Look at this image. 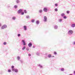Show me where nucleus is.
Wrapping results in <instances>:
<instances>
[{"mask_svg": "<svg viewBox=\"0 0 75 75\" xmlns=\"http://www.w3.org/2000/svg\"><path fill=\"white\" fill-rule=\"evenodd\" d=\"M17 36L18 37H20L21 36V34H18L17 35Z\"/></svg>", "mask_w": 75, "mask_h": 75, "instance_id": "obj_25", "label": "nucleus"}, {"mask_svg": "<svg viewBox=\"0 0 75 75\" xmlns=\"http://www.w3.org/2000/svg\"><path fill=\"white\" fill-rule=\"evenodd\" d=\"M54 10L55 11H58V9L56 8Z\"/></svg>", "mask_w": 75, "mask_h": 75, "instance_id": "obj_30", "label": "nucleus"}, {"mask_svg": "<svg viewBox=\"0 0 75 75\" xmlns=\"http://www.w3.org/2000/svg\"><path fill=\"white\" fill-rule=\"evenodd\" d=\"M12 70L13 72H15L16 73H18V70L17 69H12Z\"/></svg>", "mask_w": 75, "mask_h": 75, "instance_id": "obj_4", "label": "nucleus"}, {"mask_svg": "<svg viewBox=\"0 0 75 75\" xmlns=\"http://www.w3.org/2000/svg\"><path fill=\"white\" fill-rule=\"evenodd\" d=\"M23 12V9H20L17 11V13L18 14H21V12Z\"/></svg>", "mask_w": 75, "mask_h": 75, "instance_id": "obj_6", "label": "nucleus"}, {"mask_svg": "<svg viewBox=\"0 0 75 75\" xmlns=\"http://www.w3.org/2000/svg\"><path fill=\"white\" fill-rule=\"evenodd\" d=\"M8 72H11V70H10V69H8Z\"/></svg>", "mask_w": 75, "mask_h": 75, "instance_id": "obj_35", "label": "nucleus"}, {"mask_svg": "<svg viewBox=\"0 0 75 75\" xmlns=\"http://www.w3.org/2000/svg\"><path fill=\"white\" fill-rule=\"evenodd\" d=\"M11 68L12 69H15V68H14V66H12Z\"/></svg>", "mask_w": 75, "mask_h": 75, "instance_id": "obj_26", "label": "nucleus"}, {"mask_svg": "<svg viewBox=\"0 0 75 75\" xmlns=\"http://www.w3.org/2000/svg\"><path fill=\"white\" fill-rule=\"evenodd\" d=\"M72 34H73V30H69L68 31V35H72Z\"/></svg>", "mask_w": 75, "mask_h": 75, "instance_id": "obj_3", "label": "nucleus"}, {"mask_svg": "<svg viewBox=\"0 0 75 75\" xmlns=\"http://www.w3.org/2000/svg\"><path fill=\"white\" fill-rule=\"evenodd\" d=\"M42 11H42V9L40 10L39 11V12L40 13H42Z\"/></svg>", "mask_w": 75, "mask_h": 75, "instance_id": "obj_14", "label": "nucleus"}, {"mask_svg": "<svg viewBox=\"0 0 75 75\" xmlns=\"http://www.w3.org/2000/svg\"><path fill=\"white\" fill-rule=\"evenodd\" d=\"M51 57H52V58H54V57H55L54 56H51Z\"/></svg>", "mask_w": 75, "mask_h": 75, "instance_id": "obj_41", "label": "nucleus"}, {"mask_svg": "<svg viewBox=\"0 0 75 75\" xmlns=\"http://www.w3.org/2000/svg\"><path fill=\"white\" fill-rule=\"evenodd\" d=\"M43 18V21H44V22H47V16H44Z\"/></svg>", "mask_w": 75, "mask_h": 75, "instance_id": "obj_5", "label": "nucleus"}, {"mask_svg": "<svg viewBox=\"0 0 75 75\" xmlns=\"http://www.w3.org/2000/svg\"><path fill=\"white\" fill-rule=\"evenodd\" d=\"M69 75H72V74H69Z\"/></svg>", "mask_w": 75, "mask_h": 75, "instance_id": "obj_46", "label": "nucleus"}, {"mask_svg": "<svg viewBox=\"0 0 75 75\" xmlns=\"http://www.w3.org/2000/svg\"><path fill=\"white\" fill-rule=\"evenodd\" d=\"M40 53H39L38 52H37L36 53V55H40Z\"/></svg>", "mask_w": 75, "mask_h": 75, "instance_id": "obj_24", "label": "nucleus"}, {"mask_svg": "<svg viewBox=\"0 0 75 75\" xmlns=\"http://www.w3.org/2000/svg\"><path fill=\"white\" fill-rule=\"evenodd\" d=\"M16 1L17 4H18L19 3H20V1L19 0H16Z\"/></svg>", "mask_w": 75, "mask_h": 75, "instance_id": "obj_21", "label": "nucleus"}, {"mask_svg": "<svg viewBox=\"0 0 75 75\" xmlns=\"http://www.w3.org/2000/svg\"><path fill=\"white\" fill-rule=\"evenodd\" d=\"M7 26L6 25H4L1 26V30H4L6 28H7Z\"/></svg>", "mask_w": 75, "mask_h": 75, "instance_id": "obj_1", "label": "nucleus"}, {"mask_svg": "<svg viewBox=\"0 0 75 75\" xmlns=\"http://www.w3.org/2000/svg\"><path fill=\"white\" fill-rule=\"evenodd\" d=\"M28 56H29V57H31V54H28Z\"/></svg>", "mask_w": 75, "mask_h": 75, "instance_id": "obj_39", "label": "nucleus"}, {"mask_svg": "<svg viewBox=\"0 0 75 75\" xmlns=\"http://www.w3.org/2000/svg\"><path fill=\"white\" fill-rule=\"evenodd\" d=\"M55 6L56 7H57V6H58V4H55Z\"/></svg>", "mask_w": 75, "mask_h": 75, "instance_id": "obj_38", "label": "nucleus"}, {"mask_svg": "<svg viewBox=\"0 0 75 75\" xmlns=\"http://www.w3.org/2000/svg\"><path fill=\"white\" fill-rule=\"evenodd\" d=\"M62 17H64L65 16V14L64 13H62L61 14Z\"/></svg>", "mask_w": 75, "mask_h": 75, "instance_id": "obj_19", "label": "nucleus"}, {"mask_svg": "<svg viewBox=\"0 0 75 75\" xmlns=\"http://www.w3.org/2000/svg\"><path fill=\"white\" fill-rule=\"evenodd\" d=\"M17 59L18 61H20V57L19 56H18L17 57Z\"/></svg>", "mask_w": 75, "mask_h": 75, "instance_id": "obj_16", "label": "nucleus"}, {"mask_svg": "<svg viewBox=\"0 0 75 75\" xmlns=\"http://www.w3.org/2000/svg\"><path fill=\"white\" fill-rule=\"evenodd\" d=\"M21 14L22 15H24V12H22L21 13Z\"/></svg>", "mask_w": 75, "mask_h": 75, "instance_id": "obj_36", "label": "nucleus"}, {"mask_svg": "<svg viewBox=\"0 0 75 75\" xmlns=\"http://www.w3.org/2000/svg\"><path fill=\"white\" fill-rule=\"evenodd\" d=\"M38 66L40 67V68H42V65L39 64L38 65Z\"/></svg>", "mask_w": 75, "mask_h": 75, "instance_id": "obj_18", "label": "nucleus"}, {"mask_svg": "<svg viewBox=\"0 0 75 75\" xmlns=\"http://www.w3.org/2000/svg\"><path fill=\"white\" fill-rule=\"evenodd\" d=\"M26 50L27 51H29V48L27 47L26 48Z\"/></svg>", "mask_w": 75, "mask_h": 75, "instance_id": "obj_22", "label": "nucleus"}, {"mask_svg": "<svg viewBox=\"0 0 75 75\" xmlns=\"http://www.w3.org/2000/svg\"><path fill=\"white\" fill-rule=\"evenodd\" d=\"M51 56H52L51 54H49L48 55L47 57H48V58H51Z\"/></svg>", "mask_w": 75, "mask_h": 75, "instance_id": "obj_15", "label": "nucleus"}, {"mask_svg": "<svg viewBox=\"0 0 75 75\" xmlns=\"http://www.w3.org/2000/svg\"><path fill=\"white\" fill-rule=\"evenodd\" d=\"M20 61L21 62V64H23V61L21 60H20Z\"/></svg>", "mask_w": 75, "mask_h": 75, "instance_id": "obj_32", "label": "nucleus"}, {"mask_svg": "<svg viewBox=\"0 0 75 75\" xmlns=\"http://www.w3.org/2000/svg\"><path fill=\"white\" fill-rule=\"evenodd\" d=\"M36 23L37 25H38V24H40V22L38 20L36 21Z\"/></svg>", "mask_w": 75, "mask_h": 75, "instance_id": "obj_12", "label": "nucleus"}, {"mask_svg": "<svg viewBox=\"0 0 75 75\" xmlns=\"http://www.w3.org/2000/svg\"><path fill=\"white\" fill-rule=\"evenodd\" d=\"M3 44L4 45H6V44H7V42H4L3 43Z\"/></svg>", "mask_w": 75, "mask_h": 75, "instance_id": "obj_28", "label": "nucleus"}, {"mask_svg": "<svg viewBox=\"0 0 75 75\" xmlns=\"http://www.w3.org/2000/svg\"><path fill=\"white\" fill-rule=\"evenodd\" d=\"M22 42L23 45H26V43H25V41H24V40H22Z\"/></svg>", "mask_w": 75, "mask_h": 75, "instance_id": "obj_7", "label": "nucleus"}, {"mask_svg": "<svg viewBox=\"0 0 75 75\" xmlns=\"http://www.w3.org/2000/svg\"><path fill=\"white\" fill-rule=\"evenodd\" d=\"M32 43L31 42H30L29 44H28V46L29 47H31L32 46Z\"/></svg>", "mask_w": 75, "mask_h": 75, "instance_id": "obj_10", "label": "nucleus"}, {"mask_svg": "<svg viewBox=\"0 0 75 75\" xmlns=\"http://www.w3.org/2000/svg\"><path fill=\"white\" fill-rule=\"evenodd\" d=\"M31 21L32 23H34V21H35V20H34V19L32 20Z\"/></svg>", "mask_w": 75, "mask_h": 75, "instance_id": "obj_23", "label": "nucleus"}, {"mask_svg": "<svg viewBox=\"0 0 75 75\" xmlns=\"http://www.w3.org/2000/svg\"><path fill=\"white\" fill-rule=\"evenodd\" d=\"M16 17L15 16H13L12 18V20H16Z\"/></svg>", "mask_w": 75, "mask_h": 75, "instance_id": "obj_13", "label": "nucleus"}, {"mask_svg": "<svg viewBox=\"0 0 75 75\" xmlns=\"http://www.w3.org/2000/svg\"><path fill=\"white\" fill-rule=\"evenodd\" d=\"M33 48H35V46H33Z\"/></svg>", "mask_w": 75, "mask_h": 75, "instance_id": "obj_45", "label": "nucleus"}, {"mask_svg": "<svg viewBox=\"0 0 75 75\" xmlns=\"http://www.w3.org/2000/svg\"><path fill=\"white\" fill-rule=\"evenodd\" d=\"M54 55H57V52H54Z\"/></svg>", "mask_w": 75, "mask_h": 75, "instance_id": "obj_34", "label": "nucleus"}, {"mask_svg": "<svg viewBox=\"0 0 75 75\" xmlns=\"http://www.w3.org/2000/svg\"><path fill=\"white\" fill-rule=\"evenodd\" d=\"M23 28L25 31H27V28L26 25H24L23 26Z\"/></svg>", "mask_w": 75, "mask_h": 75, "instance_id": "obj_8", "label": "nucleus"}, {"mask_svg": "<svg viewBox=\"0 0 75 75\" xmlns=\"http://www.w3.org/2000/svg\"><path fill=\"white\" fill-rule=\"evenodd\" d=\"M73 44L75 45V42H73Z\"/></svg>", "mask_w": 75, "mask_h": 75, "instance_id": "obj_42", "label": "nucleus"}, {"mask_svg": "<svg viewBox=\"0 0 75 75\" xmlns=\"http://www.w3.org/2000/svg\"><path fill=\"white\" fill-rule=\"evenodd\" d=\"M64 70H65V69H64V68H62L61 69V71H64Z\"/></svg>", "mask_w": 75, "mask_h": 75, "instance_id": "obj_20", "label": "nucleus"}, {"mask_svg": "<svg viewBox=\"0 0 75 75\" xmlns=\"http://www.w3.org/2000/svg\"><path fill=\"white\" fill-rule=\"evenodd\" d=\"M1 24L0 23V27H1Z\"/></svg>", "mask_w": 75, "mask_h": 75, "instance_id": "obj_43", "label": "nucleus"}, {"mask_svg": "<svg viewBox=\"0 0 75 75\" xmlns=\"http://www.w3.org/2000/svg\"><path fill=\"white\" fill-rule=\"evenodd\" d=\"M26 48V47L25 46H23V48H22V50H25V48Z\"/></svg>", "mask_w": 75, "mask_h": 75, "instance_id": "obj_17", "label": "nucleus"}, {"mask_svg": "<svg viewBox=\"0 0 75 75\" xmlns=\"http://www.w3.org/2000/svg\"><path fill=\"white\" fill-rule=\"evenodd\" d=\"M43 11L44 12H45V13H47L48 12V7H45L43 8Z\"/></svg>", "mask_w": 75, "mask_h": 75, "instance_id": "obj_2", "label": "nucleus"}, {"mask_svg": "<svg viewBox=\"0 0 75 75\" xmlns=\"http://www.w3.org/2000/svg\"><path fill=\"white\" fill-rule=\"evenodd\" d=\"M67 14H69V11H67Z\"/></svg>", "mask_w": 75, "mask_h": 75, "instance_id": "obj_40", "label": "nucleus"}, {"mask_svg": "<svg viewBox=\"0 0 75 75\" xmlns=\"http://www.w3.org/2000/svg\"><path fill=\"white\" fill-rule=\"evenodd\" d=\"M63 18H64V19H66V18H67V16H64L63 17Z\"/></svg>", "mask_w": 75, "mask_h": 75, "instance_id": "obj_37", "label": "nucleus"}, {"mask_svg": "<svg viewBox=\"0 0 75 75\" xmlns=\"http://www.w3.org/2000/svg\"><path fill=\"white\" fill-rule=\"evenodd\" d=\"M58 25H54V28L55 30H57V29H58Z\"/></svg>", "mask_w": 75, "mask_h": 75, "instance_id": "obj_9", "label": "nucleus"}, {"mask_svg": "<svg viewBox=\"0 0 75 75\" xmlns=\"http://www.w3.org/2000/svg\"><path fill=\"white\" fill-rule=\"evenodd\" d=\"M74 74L75 75V71H74Z\"/></svg>", "mask_w": 75, "mask_h": 75, "instance_id": "obj_44", "label": "nucleus"}, {"mask_svg": "<svg viewBox=\"0 0 75 75\" xmlns=\"http://www.w3.org/2000/svg\"><path fill=\"white\" fill-rule=\"evenodd\" d=\"M26 18H30V16H26Z\"/></svg>", "mask_w": 75, "mask_h": 75, "instance_id": "obj_29", "label": "nucleus"}, {"mask_svg": "<svg viewBox=\"0 0 75 75\" xmlns=\"http://www.w3.org/2000/svg\"><path fill=\"white\" fill-rule=\"evenodd\" d=\"M24 11L25 13H27V11H26V10H24Z\"/></svg>", "mask_w": 75, "mask_h": 75, "instance_id": "obj_33", "label": "nucleus"}, {"mask_svg": "<svg viewBox=\"0 0 75 75\" xmlns=\"http://www.w3.org/2000/svg\"><path fill=\"white\" fill-rule=\"evenodd\" d=\"M18 7V6H17V5H15L14 6V8H17Z\"/></svg>", "mask_w": 75, "mask_h": 75, "instance_id": "obj_27", "label": "nucleus"}, {"mask_svg": "<svg viewBox=\"0 0 75 75\" xmlns=\"http://www.w3.org/2000/svg\"><path fill=\"white\" fill-rule=\"evenodd\" d=\"M59 22H61L62 21V19H60L59 20Z\"/></svg>", "mask_w": 75, "mask_h": 75, "instance_id": "obj_31", "label": "nucleus"}, {"mask_svg": "<svg viewBox=\"0 0 75 75\" xmlns=\"http://www.w3.org/2000/svg\"><path fill=\"white\" fill-rule=\"evenodd\" d=\"M71 27H72L73 28L75 27V24H72L71 25Z\"/></svg>", "mask_w": 75, "mask_h": 75, "instance_id": "obj_11", "label": "nucleus"}]
</instances>
